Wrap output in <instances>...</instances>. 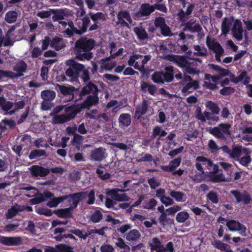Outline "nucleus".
<instances>
[{
  "mask_svg": "<svg viewBox=\"0 0 252 252\" xmlns=\"http://www.w3.org/2000/svg\"><path fill=\"white\" fill-rule=\"evenodd\" d=\"M95 45V40L86 36H82L75 42L74 53L76 59L80 61H90L93 57L92 49Z\"/></svg>",
  "mask_w": 252,
  "mask_h": 252,
  "instance_id": "obj_1",
  "label": "nucleus"
},
{
  "mask_svg": "<svg viewBox=\"0 0 252 252\" xmlns=\"http://www.w3.org/2000/svg\"><path fill=\"white\" fill-rule=\"evenodd\" d=\"M82 110L79 103L73 104L69 106L65 105L64 113L54 116L52 118V123L54 124H62L68 122L74 119Z\"/></svg>",
  "mask_w": 252,
  "mask_h": 252,
  "instance_id": "obj_2",
  "label": "nucleus"
},
{
  "mask_svg": "<svg viewBox=\"0 0 252 252\" xmlns=\"http://www.w3.org/2000/svg\"><path fill=\"white\" fill-rule=\"evenodd\" d=\"M66 64L68 67L65 70V74L68 78V80L71 82L78 81L80 73L84 68V65L73 60L67 61Z\"/></svg>",
  "mask_w": 252,
  "mask_h": 252,
  "instance_id": "obj_3",
  "label": "nucleus"
},
{
  "mask_svg": "<svg viewBox=\"0 0 252 252\" xmlns=\"http://www.w3.org/2000/svg\"><path fill=\"white\" fill-rule=\"evenodd\" d=\"M231 125L227 123H221L209 130V133L216 138L225 140L231 135Z\"/></svg>",
  "mask_w": 252,
  "mask_h": 252,
  "instance_id": "obj_4",
  "label": "nucleus"
},
{
  "mask_svg": "<svg viewBox=\"0 0 252 252\" xmlns=\"http://www.w3.org/2000/svg\"><path fill=\"white\" fill-rule=\"evenodd\" d=\"M57 89L63 95L62 98L64 102H69L72 100L75 94L78 92V89L75 88L73 86H65L64 85H57Z\"/></svg>",
  "mask_w": 252,
  "mask_h": 252,
  "instance_id": "obj_5",
  "label": "nucleus"
},
{
  "mask_svg": "<svg viewBox=\"0 0 252 252\" xmlns=\"http://www.w3.org/2000/svg\"><path fill=\"white\" fill-rule=\"evenodd\" d=\"M206 45L208 48L212 50L215 53L216 60L218 62H220V57L223 55L224 50L220 43L216 41L214 38L207 36L206 38Z\"/></svg>",
  "mask_w": 252,
  "mask_h": 252,
  "instance_id": "obj_6",
  "label": "nucleus"
},
{
  "mask_svg": "<svg viewBox=\"0 0 252 252\" xmlns=\"http://www.w3.org/2000/svg\"><path fill=\"white\" fill-rule=\"evenodd\" d=\"M90 21V17L88 15H85L82 19L78 20L76 23L78 28L73 24V36L75 34L82 35L86 33Z\"/></svg>",
  "mask_w": 252,
  "mask_h": 252,
  "instance_id": "obj_7",
  "label": "nucleus"
},
{
  "mask_svg": "<svg viewBox=\"0 0 252 252\" xmlns=\"http://www.w3.org/2000/svg\"><path fill=\"white\" fill-rule=\"evenodd\" d=\"M99 89L97 86L93 82L89 81L84 86L79 94V97L75 101L81 100L87 95L98 94Z\"/></svg>",
  "mask_w": 252,
  "mask_h": 252,
  "instance_id": "obj_8",
  "label": "nucleus"
},
{
  "mask_svg": "<svg viewBox=\"0 0 252 252\" xmlns=\"http://www.w3.org/2000/svg\"><path fill=\"white\" fill-rule=\"evenodd\" d=\"M84 192H78L63 195V197H66L65 200H67L71 204L69 207L72 208L73 210L78 206L80 202L84 199Z\"/></svg>",
  "mask_w": 252,
  "mask_h": 252,
  "instance_id": "obj_9",
  "label": "nucleus"
},
{
  "mask_svg": "<svg viewBox=\"0 0 252 252\" xmlns=\"http://www.w3.org/2000/svg\"><path fill=\"white\" fill-rule=\"evenodd\" d=\"M155 11L153 5H151L149 3H142L139 10L135 12L133 15L134 18L139 19L141 17L149 16Z\"/></svg>",
  "mask_w": 252,
  "mask_h": 252,
  "instance_id": "obj_10",
  "label": "nucleus"
},
{
  "mask_svg": "<svg viewBox=\"0 0 252 252\" xmlns=\"http://www.w3.org/2000/svg\"><path fill=\"white\" fill-rule=\"evenodd\" d=\"M196 161L197 162L195 163V167L197 170L201 172L202 174H204L205 173L202 167V164L200 163V162H202V165L209 170L211 169L213 165V163L212 160L203 156L197 157L196 158Z\"/></svg>",
  "mask_w": 252,
  "mask_h": 252,
  "instance_id": "obj_11",
  "label": "nucleus"
},
{
  "mask_svg": "<svg viewBox=\"0 0 252 252\" xmlns=\"http://www.w3.org/2000/svg\"><path fill=\"white\" fill-rule=\"evenodd\" d=\"M66 229L62 227H58L54 230V234L55 235L53 238L56 241L61 242L64 238H70L74 240H77L75 237L71 234H66Z\"/></svg>",
  "mask_w": 252,
  "mask_h": 252,
  "instance_id": "obj_12",
  "label": "nucleus"
},
{
  "mask_svg": "<svg viewBox=\"0 0 252 252\" xmlns=\"http://www.w3.org/2000/svg\"><path fill=\"white\" fill-rule=\"evenodd\" d=\"M206 181L213 183H218L225 181V178L220 170V173H215L214 172H206L204 173Z\"/></svg>",
  "mask_w": 252,
  "mask_h": 252,
  "instance_id": "obj_13",
  "label": "nucleus"
},
{
  "mask_svg": "<svg viewBox=\"0 0 252 252\" xmlns=\"http://www.w3.org/2000/svg\"><path fill=\"white\" fill-rule=\"evenodd\" d=\"M149 104L150 102L148 100L144 99L141 104L136 107L134 118L137 120H140L142 116L147 113Z\"/></svg>",
  "mask_w": 252,
  "mask_h": 252,
  "instance_id": "obj_14",
  "label": "nucleus"
},
{
  "mask_svg": "<svg viewBox=\"0 0 252 252\" xmlns=\"http://www.w3.org/2000/svg\"><path fill=\"white\" fill-rule=\"evenodd\" d=\"M0 243L7 246H18L22 243V239L21 237L0 236Z\"/></svg>",
  "mask_w": 252,
  "mask_h": 252,
  "instance_id": "obj_15",
  "label": "nucleus"
},
{
  "mask_svg": "<svg viewBox=\"0 0 252 252\" xmlns=\"http://www.w3.org/2000/svg\"><path fill=\"white\" fill-rule=\"evenodd\" d=\"M31 175L33 177H44L49 174V169L39 165H34L30 168Z\"/></svg>",
  "mask_w": 252,
  "mask_h": 252,
  "instance_id": "obj_16",
  "label": "nucleus"
},
{
  "mask_svg": "<svg viewBox=\"0 0 252 252\" xmlns=\"http://www.w3.org/2000/svg\"><path fill=\"white\" fill-rule=\"evenodd\" d=\"M230 192L235 197L237 203L243 202L246 205L251 203L252 198L248 193L245 192V193H241L238 190H233Z\"/></svg>",
  "mask_w": 252,
  "mask_h": 252,
  "instance_id": "obj_17",
  "label": "nucleus"
},
{
  "mask_svg": "<svg viewBox=\"0 0 252 252\" xmlns=\"http://www.w3.org/2000/svg\"><path fill=\"white\" fill-rule=\"evenodd\" d=\"M226 225L231 231H241L242 234V233H245L246 231V227L244 224L234 220H227Z\"/></svg>",
  "mask_w": 252,
  "mask_h": 252,
  "instance_id": "obj_18",
  "label": "nucleus"
},
{
  "mask_svg": "<svg viewBox=\"0 0 252 252\" xmlns=\"http://www.w3.org/2000/svg\"><path fill=\"white\" fill-rule=\"evenodd\" d=\"M117 17L118 21L117 24H120L124 27H128V24L125 21L126 19L128 23L131 24L132 22L129 13L126 10H120L117 14Z\"/></svg>",
  "mask_w": 252,
  "mask_h": 252,
  "instance_id": "obj_19",
  "label": "nucleus"
},
{
  "mask_svg": "<svg viewBox=\"0 0 252 252\" xmlns=\"http://www.w3.org/2000/svg\"><path fill=\"white\" fill-rule=\"evenodd\" d=\"M99 98L98 94L88 95L86 99L81 103H79L82 110L90 109L93 105L98 103Z\"/></svg>",
  "mask_w": 252,
  "mask_h": 252,
  "instance_id": "obj_20",
  "label": "nucleus"
},
{
  "mask_svg": "<svg viewBox=\"0 0 252 252\" xmlns=\"http://www.w3.org/2000/svg\"><path fill=\"white\" fill-rule=\"evenodd\" d=\"M59 23L64 29L63 32L66 37L73 36V22L72 21L69 20L67 22L60 21H59Z\"/></svg>",
  "mask_w": 252,
  "mask_h": 252,
  "instance_id": "obj_21",
  "label": "nucleus"
},
{
  "mask_svg": "<svg viewBox=\"0 0 252 252\" xmlns=\"http://www.w3.org/2000/svg\"><path fill=\"white\" fill-rule=\"evenodd\" d=\"M183 86L184 87L181 89V92L185 95L192 93L194 90H196L200 88L199 82L197 80L188 82Z\"/></svg>",
  "mask_w": 252,
  "mask_h": 252,
  "instance_id": "obj_22",
  "label": "nucleus"
},
{
  "mask_svg": "<svg viewBox=\"0 0 252 252\" xmlns=\"http://www.w3.org/2000/svg\"><path fill=\"white\" fill-rule=\"evenodd\" d=\"M52 14L54 15L52 17V20L54 22H59L64 19V17L67 15L68 10L66 8L61 9H51Z\"/></svg>",
  "mask_w": 252,
  "mask_h": 252,
  "instance_id": "obj_23",
  "label": "nucleus"
},
{
  "mask_svg": "<svg viewBox=\"0 0 252 252\" xmlns=\"http://www.w3.org/2000/svg\"><path fill=\"white\" fill-rule=\"evenodd\" d=\"M181 162V158H177L172 160L168 165H161L160 168L165 172H172L180 166Z\"/></svg>",
  "mask_w": 252,
  "mask_h": 252,
  "instance_id": "obj_24",
  "label": "nucleus"
},
{
  "mask_svg": "<svg viewBox=\"0 0 252 252\" xmlns=\"http://www.w3.org/2000/svg\"><path fill=\"white\" fill-rule=\"evenodd\" d=\"M72 208L68 207L55 210L53 211V213L59 218L69 219L72 217Z\"/></svg>",
  "mask_w": 252,
  "mask_h": 252,
  "instance_id": "obj_25",
  "label": "nucleus"
},
{
  "mask_svg": "<svg viewBox=\"0 0 252 252\" xmlns=\"http://www.w3.org/2000/svg\"><path fill=\"white\" fill-rule=\"evenodd\" d=\"M105 149L102 147L95 148L92 151L91 157L95 161H101L105 158Z\"/></svg>",
  "mask_w": 252,
  "mask_h": 252,
  "instance_id": "obj_26",
  "label": "nucleus"
},
{
  "mask_svg": "<svg viewBox=\"0 0 252 252\" xmlns=\"http://www.w3.org/2000/svg\"><path fill=\"white\" fill-rule=\"evenodd\" d=\"M133 31L136 35L137 39L140 41L147 40L149 38L145 28L142 26L134 27Z\"/></svg>",
  "mask_w": 252,
  "mask_h": 252,
  "instance_id": "obj_27",
  "label": "nucleus"
},
{
  "mask_svg": "<svg viewBox=\"0 0 252 252\" xmlns=\"http://www.w3.org/2000/svg\"><path fill=\"white\" fill-rule=\"evenodd\" d=\"M181 62L180 66L184 67L185 71L190 74H196L199 73V71H197L196 69L192 67L186 59L183 57L180 58Z\"/></svg>",
  "mask_w": 252,
  "mask_h": 252,
  "instance_id": "obj_28",
  "label": "nucleus"
},
{
  "mask_svg": "<svg viewBox=\"0 0 252 252\" xmlns=\"http://www.w3.org/2000/svg\"><path fill=\"white\" fill-rule=\"evenodd\" d=\"M23 211L22 206L16 204L12 206L9 209L5 214V217L7 219H12L13 217L16 216L19 212Z\"/></svg>",
  "mask_w": 252,
  "mask_h": 252,
  "instance_id": "obj_29",
  "label": "nucleus"
},
{
  "mask_svg": "<svg viewBox=\"0 0 252 252\" xmlns=\"http://www.w3.org/2000/svg\"><path fill=\"white\" fill-rule=\"evenodd\" d=\"M27 69V64L22 60L16 63L13 67V70L17 73V77L22 76L24 75L23 72H25Z\"/></svg>",
  "mask_w": 252,
  "mask_h": 252,
  "instance_id": "obj_30",
  "label": "nucleus"
},
{
  "mask_svg": "<svg viewBox=\"0 0 252 252\" xmlns=\"http://www.w3.org/2000/svg\"><path fill=\"white\" fill-rule=\"evenodd\" d=\"M242 152V146L241 145H233L229 157L235 161L239 160Z\"/></svg>",
  "mask_w": 252,
  "mask_h": 252,
  "instance_id": "obj_31",
  "label": "nucleus"
},
{
  "mask_svg": "<svg viewBox=\"0 0 252 252\" xmlns=\"http://www.w3.org/2000/svg\"><path fill=\"white\" fill-rule=\"evenodd\" d=\"M165 72H163V78L165 82L169 83L174 79V67L169 65L164 68Z\"/></svg>",
  "mask_w": 252,
  "mask_h": 252,
  "instance_id": "obj_32",
  "label": "nucleus"
},
{
  "mask_svg": "<svg viewBox=\"0 0 252 252\" xmlns=\"http://www.w3.org/2000/svg\"><path fill=\"white\" fill-rule=\"evenodd\" d=\"M167 135V132L163 129L161 126H156L153 129L152 134L150 137L151 139H154L157 136L158 138L164 137Z\"/></svg>",
  "mask_w": 252,
  "mask_h": 252,
  "instance_id": "obj_33",
  "label": "nucleus"
},
{
  "mask_svg": "<svg viewBox=\"0 0 252 252\" xmlns=\"http://www.w3.org/2000/svg\"><path fill=\"white\" fill-rule=\"evenodd\" d=\"M141 237V234L139 231L137 229H132L130 230L126 234V239L129 242H136Z\"/></svg>",
  "mask_w": 252,
  "mask_h": 252,
  "instance_id": "obj_34",
  "label": "nucleus"
},
{
  "mask_svg": "<svg viewBox=\"0 0 252 252\" xmlns=\"http://www.w3.org/2000/svg\"><path fill=\"white\" fill-rule=\"evenodd\" d=\"M118 120L120 125L124 127L128 126L131 122L130 115L128 113H123L121 114Z\"/></svg>",
  "mask_w": 252,
  "mask_h": 252,
  "instance_id": "obj_35",
  "label": "nucleus"
},
{
  "mask_svg": "<svg viewBox=\"0 0 252 252\" xmlns=\"http://www.w3.org/2000/svg\"><path fill=\"white\" fill-rule=\"evenodd\" d=\"M41 96L45 101H51L56 97V93L51 90H46L41 92Z\"/></svg>",
  "mask_w": 252,
  "mask_h": 252,
  "instance_id": "obj_36",
  "label": "nucleus"
},
{
  "mask_svg": "<svg viewBox=\"0 0 252 252\" xmlns=\"http://www.w3.org/2000/svg\"><path fill=\"white\" fill-rule=\"evenodd\" d=\"M149 246L152 251H158L163 247L160 240L157 237H154L149 243Z\"/></svg>",
  "mask_w": 252,
  "mask_h": 252,
  "instance_id": "obj_37",
  "label": "nucleus"
},
{
  "mask_svg": "<svg viewBox=\"0 0 252 252\" xmlns=\"http://www.w3.org/2000/svg\"><path fill=\"white\" fill-rule=\"evenodd\" d=\"M14 103L10 101H7L3 96H0V107L5 112H8L13 106Z\"/></svg>",
  "mask_w": 252,
  "mask_h": 252,
  "instance_id": "obj_38",
  "label": "nucleus"
},
{
  "mask_svg": "<svg viewBox=\"0 0 252 252\" xmlns=\"http://www.w3.org/2000/svg\"><path fill=\"white\" fill-rule=\"evenodd\" d=\"M62 40V38L56 36L51 40L50 46L57 51L61 50L64 47V45L61 43Z\"/></svg>",
  "mask_w": 252,
  "mask_h": 252,
  "instance_id": "obj_39",
  "label": "nucleus"
},
{
  "mask_svg": "<svg viewBox=\"0 0 252 252\" xmlns=\"http://www.w3.org/2000/svg\"><path fill=\"white\" fill-rule=\"evenodd\" d=\"M18 17V13L14 10L9 11L6 13L5 16V20L8 23H13L16 21Z\"/></svg>",
  "mask_w": 252,
  "mask_h": 252,
  "instance_id": "obj_40",
  "label": "nucleus"
},
{
  "mask_svg": "<svg viewBox=\"0 0 252 252\" xmlns=\"http://www.w3.org/2000/svg\"><path fill=\"white\" fill-rule=\"evenodd\" d=\"M16 77V74L11 71L0 69V82L4 81L6 78L13 79Z\"/></svg>",
  "mask_w": 252,
  "mask_h": 252,
  "instance_id": "obj_41",
  "label": "nucleus"
},
{
  "mask_svg": "<svg viewBox=\"0 0 252 252\" xmlns=\"http://www.w3.org/2000/svg\"><path fill=\"white\" fill-rule=\"evenodd\" d=\"M163 71H156L152 75V79L156 83H165Z\"/></svg>",
  "mask_w": 252,
  "mask_h": 252,
  "instance_id": "obj_42",
  "label": "nucleus"
},
{
  "mask_svg": "<svg viewBox=\"0 0 252 252\" xmlns=\"http://www.w3.org/2000/svg\"><path fill=\"white\" fill-rule=\"evenodd\" d=\"M206 107L212 112L213 114H219L220 109L217 103L212 101H209L206 102Z\"/></svg>",
  "mask_w": 252,
  "mask_h": 252,
  "instance_id": "obj_43",
  "label": "nucleus"
},
{
  "mask_svg": "<svg viewBox=\"0 0 252 252\" xmlns=\"http://www.w3.org/2000/svg\"><path fill=\"white\" fill-rule=\"evenodd\" d=\"M45 156H46V152L45 150H34L31 151L29 158L31 159H34Z\"/></svg>",
  "mask_w": 252,
  "mask_h": 252,
  "instance_id": "obj_44",
  "label": "nucleus"
},
{
  "mask_svg": "<svg viewBox=\"0 0 252 252\" xmlns=\"http://www.w3.org/2000/svg\"><path fill=\"white\" fill-rule=\"evenodd\" d=\"M66 197L60 196L58 197H54L47 203V206L50 208L56 207L61 202L65 200Z\"/></svg>",
  "mask_w": 252,
  "mask_h": 252,
  "instance_id": "obj_45",
  "label": "nucleus"
},
{
  "mask_svg": "<svg viewBox=\"0 0 252 252\" xmlns=\"http://www.w3.org/2000/svg\"><path fill=\"white\" fill-rule=\"evenodd\" d=\"M81 192H84L85 197L84 199L86 197H88V200L87 201V204L88 205L93 204L95 201V192L94 190L92 189L90 191H81Z\"/></svg>",
  "mask_w": 252,
  "mask_h": 252,
  "instance_id": "obj_46",
  "label": "nucleus"
},
{
  "mask_svg": "<svg viewBox=\"0 0 252 252\" xmlns=\"http://www.w3.org/2000/svg\"><path fill=\"white\" fill-rule=\"evenodd\" d=\"M206 198L212 203L217 204L219 202V197L218 194L214 191H209L206 195Z\"/></svg>",
  "mask_w": 252,
  "mask_h": 252,
  "instance_id": "obj_47",
  "label": "nucleus"
},
{
  "mask_svg": "<svg viewBox=\"0 0 252 252\" xmlns=\"http://www.w3.org/2000/svg\"><path fill=\"white\" fill-rule=\"evenodd\" d=\"M238 78L244 85H248L250 82V77L248 75V73L245 70L241 72L238 76Z\"/></svg>",
  "mask_w": 252,
  "mask_h": 252,
  "instance_id": "obj_48",
  "label": "nucleus"
},
{
  "mask_svg": "<svg viewBox=\"0 0 252 252\" xmlns=\"http://www.w3.org/2000/svg\"><path fill=\"white\" fill-rule=\"evenodd\" d=\"M189 218V214L185 211L180 212L176 216V220L178 222H184Z\"/></svg>",
  "mask_w": 252,
  "mask_h": 252,
  "instance_id": "obj_49",
  "label": "nucleus"
},
{
  "mask_svg": "<svg viewBox=\"0 0 252 252\" xmlns=\"http://www.w3.org/2000/svg\"><path fill=\"white\" fill-rule=\"evenodd\" d=\"M170 195L176 201L178 202H181L183 201V197L185 195L184 193L175 190H171L169 193Z\"/></svg>",
  "mask_w": 252,
  "mask_h": 252,
  "instance_id": "obj_50",
  "label": "nucleus"
},
{
  "mask_svg": "<svg viewBox=\"0 0 252 252\" xmlns=\"http://www.w3.org/2000/svg\"><path fill=\"white\" fill-rule=\"evenodd\" d=\"M102 214L99 210H95L91 216V220L94 223L99 222L102 219Z\"/></svg>",
  "mask_w": 252,
  "mask_h": 252,
  "instance_id": "obj_51",
  "label": "nucleus"
},
{
  "mask_svg": "<svg viewBox=\"0 0 252 252\" xmlns=\"http://www.w3.org/2000/svg\"><path fill=\"white\" fill-rule=\"evenodd\" d=\"M212 245L213 247L218 250H220L221 251H223L227 249V247H229V245L228 244L223 243L221 242L220 240H215L214 242L212 243Z\"/></svg>",
  "mask_w": 252,
  "mask_h": 252,
  "instance_id": "obj_52",
  "label": "nucleus"
},
{
  "mask_svg": "<svg viewBox=\"0 0 252 252\" xmlns=\"http://www.w3.org/2000/svg\"><path fill=\"white\" fill-rule=\"evenodd\" d=\"M231 24V22L228 21L226 18H224L221 26V32L223 34H226L229 32Z\"/></svg>",
  "mask_w": 252,
  "mask_h": 252,
  "instance_id": "obj_53",
  "label": "nucleus"
},
{
  "mask_svg": "<svg viewBox=\"0 0 252 252\" xmlns=\"http://www.w3.org/2000/svg\"><path fill=\"white\" fill-rule=\"evenodd\" d=\"M36 212L39 215H45L47 217H50L54 214L51 209L44 207H39L36 209Z\"/></svg>",
  "mask_w": 252,
  "mask_h": 252,
  "instance_id": "obj_54",
  "label": "nucleus"
},
{
  "mask_svg": "<svg viewBox=\"0 0 252 252\" xmlns=\"http://www.w3.org/2000/svg\"><path fill=\"white\" fill-rule=\"evenodd\" d=\"M89 15L94 23H97V21L99 19H104V15L102 12H97L95 14L93 12H90Z\"/></svg>",
  "mask_w": 252,
  "mask_h": 252,
  "instance_id": "obj_55",
  "label": "nucleus"
},
{
  "mask_svg": "<svg viewBox=\"0 0 252 252\" xmlns=\"http://www.w3.org/2000/svg\"><path fill=\"white\" fill-rule=\"evenodd\" d=\"M161 34L164 36H170L172 35L171 30L167 24H165L162 27H160Z\"/></svg>",
  "mask_w": 252,
  "mask_h": 252,
  "instance_id": "obj_56",
  "label": "nucleus"
},
{
  "mask_svg": "<svg viewBox=\"0 0 252 252\" xmlns=\"http://www.w3.org/2000/svg\"><path fill=\"white\" fill-rule=\"evenodd\" d=\"M148 183L149 184L151 188L153 189H155L156 188L160 186V183L158 180L155 177H153L148 180Z\"/></svg>",
  "mask_w": 252,
  "mask_h": 252,
  "instance_id": "obj_57",
  "label": "nucleus"
},
{
  "mask_svg": "<svg viewBox=\"0 0 252 252\" xmlns=\"http://www.w3.org/2000/svg\"><path fill=\"white\" fill-rule=\"evenodd\" d=\"M193 48L195 51H197L195 54L198 56H206L207 55V49L206 48L201 49L200 46L194 45Z\"/></svg>",
  "mask_w": 252,
  "mask_h": 252,
  "instance_id": "obj_58",
  "label": "nucleus"
},
{
  "mask_svg": "<svg viewBox=\"0 0 252 252\" xmlns=\"http://www.w3.org/2000/svg\"><path fill=\"white\" fill-rule=\"evenodd\" d=\"M235 91L234 88L231 87H224L220 90V94L223 95H228L233 93Z\"/></svg>",
  "mask_w": 252,
  "mask_h": 252,
  "instance_id": "obj_59",
  "label": "nucleus"
},
{
  "mask_svg": "<svg viewBox=\"0 0 252 252\" xmlns=\"http://www.w3.org/2000/svg\"><path fill=\"white\" fill-rule=\"evenodd\" d=\"M154 24L157 28H159L160 29V27H163L166 24L165 20L164 18L161 17H158L156 18L154 21Z\"/></svg>",
  "mask_w": 252,
  "mask_h": 252,
  "instance_id": "obj_60",
  "label": "nucleus"
},
{
  "mask_svg": "<svg viewBox=\"0 0 252 252\" xmlns=\"http://www.w3.org/2000/svg\"><path fill=\"white\" fill-rule=\"evenodd\" d=\"M82 73L81 74L80 77L82 79L84 83H88L90 80V72L88 69L85 68L81 70Z\"/></svg>",
  "mask_w": 252,
  "mask_h": 252,
  "instance_id": "obj_61",
  "label": "nucleus"
},
{
  "mask_svg": "<svg viewBox=\"0 0 252 252\" xmlns=\"http://www.w3.org/2000/svg\"><path fill=\"white\" fill-rule=\"evenodd\" d=\"M208 147L213 153H217V151L220 149L218 146L213 139H211L208 142Z\"/></svg>",
  "mask_w": 252,
  "mask_h": 252,
  "instance_id": "obj_62",
  "label": "nucleus"
},
{
  "mask_svg": "<svg viewBox=\"0 0 252 252\" xmlns=\"http://www.w3.org/2000/svg\"><path fill=\"white\" fill-rule=\"evenodd\" d=\"M83 140V137L78 134L75 133L71 140L72 145H81Z\"/></svg>",
  "mask_w": 252,
  "mask_h": 252,
  "instance_id": "obj_63",
  "label": "nucleus"
},
{
  "mask_svg": "<svg viewBox=\"0 0 252 252\" xmlns=\"http://www.w3.org/2000/svg\"><path fill=\"white\" fill-rule=\"evenodd\" d=\"M239 159V160L237 161L243 166L247 165L249 163H251L252 161V158L250 156H246L242 158L240 157Z\"/></svg>",
  "mask_w": 252,
  "mask_h": 252,
  "instance_id": "obj_64",
  "label": "nucleus"
}]
</instances>
